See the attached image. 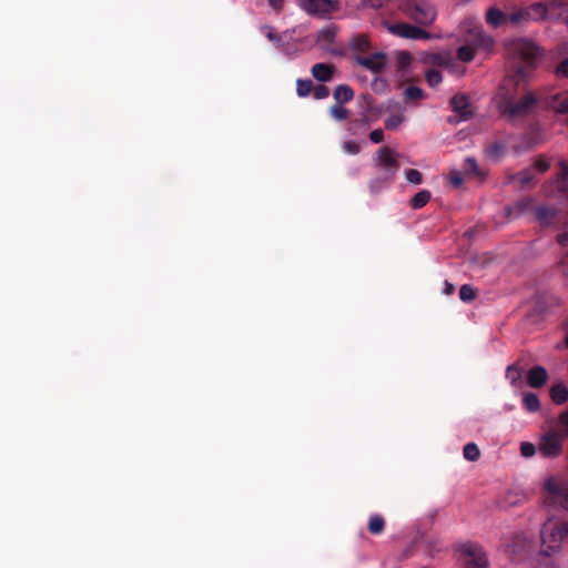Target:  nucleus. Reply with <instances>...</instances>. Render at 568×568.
Returning a JSON list of instances; mask_svg holds the SVG:
<instances>
[{"mask_svg":"<svg viewBox=\"0 0 568 568\" xmlns=\"http://www.w3.org/2000/svg\"><path fill=\"white\" fill-rule=\"evenodd\" d=\"M374 166L375 173L368 181V190L371 194L376 195L393 184L399 170L395 151L389 146L379 148L374 159Z\"/></svg>","mask_w":568,"mask_h":568,"instance_id":"nucleus-1","label":"nucleus"},{"mask_svg":"<svg viewBox=\"0 0 568 568\" xmlns=\"http://www.w3.org/2000/svg\"><path fill=\"white\" fill-rule=\"evenodd\" d=\"M536 103L537 100L531 92H527L521 98H516L515 94L506 90L505 85L499 89L497 94V105L500 113L510 119L529 114Z\"/></svg>","mask_w":568,"mask_h":568,"instance_id":"nucleus-2","label":"nucleus"},{"mask_svg":"<svg viewBox=\"0 0 568 568\" xmlns=\"http://www.w3.org/2000/svg\"><path fill=\"white\" fill-rule=\"evenodd\" d=\"M493 47V38L485 34L481 26L470 27L464 32V63L470 62L479 52L488 54Z\"/></svg>","mask_w":568,"mask_h":568,"instance_id":"nucleus-3","label":"nucleus"},{"mask_svg":"<svg viewBox=\"0 0 568 568\" xmlns=\"http://www.w3.org/2000/svg\"><path fill=\"white\" fill-rule=\"evenodd\" d=\"M399 10L419 26H430L437 16L428 0H397Z\"/></svg>","mask_w":568,"mask_h":568,"instance_id":"nucleus-4","label":"nucleus"},{"mask_svg":"<svg viewBox=\"0 0 568 568\" xmlns=\"http://www.w3.org/2000/svg\"><path fill=\"white\" fill-rule=\"evenodd\" d=\"M514 54L520 61L516 69L517 82L527 78L535 68L539 48L531 41L520 40L514 44Z\"/></svg>","mask_w":568,"mask_h":568,"instance_id":"nucleus-5","label":"nucleus"},{"mask_svg":"<svg viewBox=\"0 0 568 568\" xmlns=\"http://www.w3.org/2000/svg\"><path fill=\"white\" fill-rule=\"evenodd\" d=\"M530 20L555 19L568 22V3L551 0L548 3L535 2L526 8Z\"/></svg>","mask_w":568,"mask_h":568,"instance_id":"nucleus-6","label":"nucleus"},{"mask_svg":"<svg viewBox=\"0 0 568 568\" xmlns=\"http://www.w3.org/2000/svg\"><path fill=\"white\" fill-rule=\"evenodd\" d=\"M464 568H490L488 552L480 544L464 542Z\"/></svg>","mask_w":568,"mask_h":568,"instance_id":"nucleus-7","label":"nucleus"},{"mask_svg":"<svg viewBox=\"0 0 568 568\" xmlns=\"http://www.w3.org/2000/svg\"><path fill=\"white\" fill-rule=\"evenodd\" d=\"M564 439L565 434L550 430L541 437L538 449L544 457H557L562 452Z\"/></svg>","mask_w":568,"mask_h":568,"instance_id":"nucleus-8","label":"nucleus"},{"mask_svg":"<svg viewBox=\"0 0 568 568\" xmlns=\"http://www.w3.org/2000/svg\"><path fill=\"white\" fill-rule=\"evenodd\" d=\"M556 75L558 78H568V58L557 65ZM548 106L558 113H568V91L550 97Z\"/></svg>","mask_w":568,"mask_h":568,"instance_id":"nucleus-9","label":"nucleus"},{"mask_svg":"<svg viewBox=\"0 0 568 568\" xmlns=\"http://www.w3.org/2000/svg\"><path fill=\"white\" fill-rule=\"evenodd\" d=\"M388 31L392 34L398 36L405 39H432L433 34L422 29L420 27L413 26L406 22H398L388 26Z\"/></svg>","mask_w":568,"mask_h":568,"instance_id":"nucleus-10","label":"nucleus"},{"mask_svg":"<svg viewBox=\"0 0 568 568\" xmlns=\"http://www.w3.org/2000/svg\"><path fill=\"white\" fill-rule=\"evenodd\" d=\"M568 537V520H564L561 523L556 524L552 527L545 528L541 531V538L545 544L551 542L554 545H549V548L555 551L559 548L562 539Z\"/></svg>","mask_w":568,"mask_h":568,"instance_id":"nucleus-11","label":"nucleus"},{"mask_svg":"<svg viewBox=\"0 0 568 568\" xmlns=\"http://www.w3.org/2000/svg\"><path fill=\"white\" fill-rule=\"evenodd\" d=\"M301 8L311 16L326 17L336 10L332 0H300Z\"/></svg>","mask_w":568,"mask_h":568,"instance_id":"nucleus-12","label":"nucleus"},{"mask_svg":"<svg viewBox=\"0 0 568 568\" xmlns=\"http://www.w3.org/2000/svg\"><path fill=\"white\" fill-rule=\"evenodd\" d=\"M551 192L568 201V162L565 160L559 162V171L556 174Z\"/></svg>","mask_w":568,"mask_h":568,"instance_id":"nucleus-13","label":"nucleus"},{"mask_svg":"<svg viewBox=\"0 0 568 568\" xmlns=\"http://www.w3.org/2000/svg\"><path fill=\"white\" fill-rule=\"evenodd\" d=\"M356 62L372 72H379L385 68L387 58L386 54L376 52L367 57L356 55Z\"/></svg>","mask_w":568,"mask_h":568,"instance_id":"nucleus-14","label":"nucleus"},{"mask_svg":"<svg viewBox=\"0 0 568 568\" xmlns=\"http://www.w3.org/2000/svg\"><path fill=\"white\" fill-rule=\"evenodd\" d=\"M534 209L535 205L531 197H521L505 210L507 217L517 219L523 215L532 214Z\"/></svg>","mask_w":568,"mask_h":568,"instance_id":"nucleus-15","label":"nucleus"},{"mask_svg":"<svg viewBox=\"0 0 568 568\" xmlns=\"http://www.w3.org/2000/svg\"><path fill=\"white\" fill-rule=\"evenodd\" d=\"M532 215L541 226H550L559 222L558 212L546 205L535 206Z\"/></svg>","mask_w":568,"mask_h":568,"instance_id":"nucleus-16","label":"nucleus"},{"mask_svg":"<svg viewBox=\"0 0 568 568\" xmlns=\"http://www.w3.org/2000/svg\"><path fill=\"white\" fill-rule=\"evenodd\" d=\"M424 61L430 65L449 70L454 64V58L449 51L427 52Z\"/></svg>","mask_w":568,"mask_h":568,"instance_id":"nucleus-17","label":"nucleus"},{"mask_svg":"<svg viewBox=\"0 0 568 568\" xmlns=\"http://www.w3.org/2000/svg\"><path fill=\"white\" fill-rule=\"evenodd\" d=\"M547 491L566 509H568V488L554 480L545 484Z\"/></svg>","mask_w":568,"mask_h":568,"instance_id":"nucleus-18","label":"nucleus"},{"mask_svg":"<svg viewBox=\"0 0 568 568\" xmlns=\"http://www.w3.org/2000/svg\"><path fill=\"white\" fill-rule=\"evenodd\" d=\"M464 180L466 178H473L478 182H483L486 179L487 173L479 168L477 162L473 158L464 160Z\"/></svg>","mask_w":568,"mask_h":568,"instance_id":"nucleus-19","label":"nucleus"},{"mask_svg":"<svg viewBox=\"0 0 568 568\" xmlns=\"http://www.w3.org/2000/svg\"><path fill=\"white\" fill-rule=\"evenodd\" d=\"M548 378V373L542 366H534L527 374V383L530 387L540 388L542 387Z\"/></svg>","mask_w":568,"mask_h":568,"instance_id":"nucleus-20","label":"nucleus"},{"mask_svg":"<svg viewBox=\"0 0 568 568\" xmlns=\"http://www.w3.org/2000/svg\"><path fill=\"white\" fill-rule=\"evenodd\" d=\"M312 75L320 82H328L335 72V67L328 63H315L312 67Z\"/></svg>","mask_w":568,"mask_h":568,"instance_id":"nucleus-21","label":"nucleus"},{"mask_svg":"<svg viewBox=\"0 0 568 568\" xmlns=\"http://www.w3.org/2000/svg\"><path fill=\"white\" fill-rule=\"evenodd\" d=\"M486 22L494 28H498L508 22V16L499 8L491 7L486 12Z\"/></svg>","mask_w":568,"mask_h":568,"instance_id":"nucleus-22","label":"nucleus"},{"mask_svg":"<svg viewBox=\"0 0 568 568\" xmlns=\"http://www.w3.org/2000/svg\"><path fill=\"white\" fill-rule=\"evenodd\" d=\"M333 97L336 103H347L354 99V91L347 84H339L335 88Z\"/></svg>","mask_w":568,"mask_h":568,"instance_id":"nucleus-23","label":"nucleus"},{"mask_svg":"<svg viewBox=\"0 0 568 568\" xmlns=\"http://www.w3.org/2000/svg\"><path fill=\"white\" fill-rule=\"evenodd\" d=\"M550 398L557 405H562L568 400V388L564 383L552 385L550 388Z\"/></svg>","mask_w":568,"mask_h":568,"instance_id":"nucleus-24","label":"nucleus"},{"mask_svg":"<svg viewBox=\"0 0 568 568\" xmlns=\"http://www.w3.org/2000/svg\"><path fill=\"white\" fill-rule=\"evenodd\" d=\"M450 105L453 108V111L455 112L454 115H449L447 118V122L452 125H457L458 123L462 122V94L460 93H456L452 99H450Z\"/></svg>","mask_w":568,"mask_h":568,"instance_id":"nucleus-25","label":"nucleus"},{"mask_svg":"<svg viewBox=\"0 0 568 568\" xmlns=\"http://www.w3.org/2000/svg\"><path fill=\"white\" fill-rule=\"evenodd\" d=\"M385 529V519L378 515H372L368 520V531L372 535H381Z\"/></svg>","mask_w":568,"mask_h":568,"instance_id":"nucleus-26","label":"nucleus"},{"mask_svg":"<svg viewBox=\"0 0 568 568\" xmlns=\"http://www.w3.org/2000/svg\"><path fill=\"white\" fill-rule=\"evenodd\" d=\"M430 200V192L427 190H422L417 192L412 199H410V206L415 210L422 209L425 206L428 201Z\"/></svg>","mask_w":568,"mask_h":568,"instance_id":"nucleus-27","label":"nucleus"},{"mask_svg":"<svg viewBox=\"0 0 568 568\" xmlns=\"http://www.w3.org/2000/svg\"><path fill=\"white\" fill-rule=\"evenodd\" d=\"M337 29L335 26H328L321 29L317 33V41L325 43H333L336 37Z\"/></svg>","mask_w":568,"mask_h":568,"instance_id":"nucleus-28","label":"nucleus"},{"mask_svg":"<svg viewBox=\"0 0 568 568\" xmlns=\"http://www.w3.org/2000/svg\"><path fill=\"white\" fill-rule=\"evenodd\" d=\"M314 84L310 79H297L296 93L298 97L305 98L313 92Z\"/></svg>","mask_w":568,"mask_h":568,"instance_id":"nucleus-29","label":"nucleus"},{"mask_svg":"<svg viewBox=\"0 0 568 568\" xmlns=\"http://www.w3.org/2000/svg\"><path fill=\"white\" fill-rule=\"evenodd\" d=\"M523 376V371L517 364H511L506 369V378L509 379L511 385H517Z\"/></svg>","mask_w":568,"mask_h":568,"instance_id":"nucleus-30","label":"nucleus"},{"mask_svg":"<svg viewBox=\"0 0 568 568\" xmlns=\"http://www.w3.org/2000/svg\"><path fill=\"white\" fill-rule=\"evenodd\" d=\"M530 13L531 12L527 11L526 8L516 10L508 16V22L513 24H519L524 21H528L530 20Z\"/></svg>","mask_w":568,"mask_h":568,"instance_id":"nucleus-31","label":"nucleus"},{"mask_svg":"<svg viewBox=\"0 0 568 568\" xmlns=\"http://www.w3.org/2000/svg\"><path fill=\"white\" fill-rule=\"evenodd\" d=\"M516 180L520 183L521 186H524V187L529 186L535 181L534 169H525V170L520 171L516 175Z\"/></svg>","mask_w":568,"mask_h":568,"instance_id":"nucleus-32","label":"nucleus"},{"mask_svg":"<svg viewBox=\"0 0 568 568\" xmlns=\"http://www.w3.org/2000/svg\"><path fill=\"white\" fill-rule=\"evenodd\" d=\"M404 97H405V100H407V101H416V100L425 99L426 94L420 88L410 85L405 89Z\"/></svg>","mask_w":568,"mask_h":568,"instance_id":"nucleus-33","label":"nucleus"},{"mask_svg":"<svg viewBox=\"0 0 568 568\" xmlns=\"http://www.w3.org/2000/svg\"><path fill=\"white\" fill-rule=\"evenodd\" d=\"M524 406L529 412H537L540 408V402L535 393H527L524 396Z\"/></svg>","mask_w":568,"mask_h":568,"instance_id":"nucleus-34","label":"nucleus"},{"mask_svg":"<svg viewBox=\"0 0 568 568\" xmlns=\"http://www.w3.org/2000/svg\"><path fill=\"white\" fill-rule=\"evenodd\" d=\"M480 457V450L475 443H468L464 446V458L476 462Z\"/></svg>","mask_w":568,"mask_h":568,"instance_id":"nucleus-35","label":"nucleus"},{"mask_svg":"<svg viewBox=\"0 0 568 568\" xmlns=\"http://www.w3.org/2000/svg\"><path fill=\"white\" fill-rule=\"evenodd\" d=\"M352 47L359 52H367L369 49L368 38L364 34H358L352 40Z\"/></svg>","mask_w":568,"mask_h":568,"instance_id":"nucleus-36","label":"nucleus"},{"mask_svg":"<svg viewBox=\"0 0 568 568\" xmlns=\"http://www.w3.org/2000/svg\"><path fill=\"white\" fill-rule=\"evenodd\" d=\"M329 114L337 121H343L348 116V110L342 104L336 103L329 108Z\"/></svg>","mask_w":568,"mask_h":568,"instance_id":"nucleus-37","label":"nucleus"},{"mask_svg":"<svg viewBox=\"0 0 568 568\" xmlns=\"http://www.w3.org/2000/svg\"><path fill=\"white\" fill-rule=\"evenodd\" d=\"M425 79L427 84L432 88L437 87L443 80L442 73L436 69H430L426 71Z\"/></svg>","mask_w":568,"mask_h":568,"instance_id":"nucleus-38","label":"nucleus"},{"mask_svg":"<svg viewBox=\"0 0 568 568\" xmlns=\"http://www.w3.org/2000/svg\"><path fill=\"white\" fill-rule=\"evenodd\" d=\"M405 121V116L400 113L388 116L384 124L386 130H395Z\"/></svg>","mask_w":568,"mask_h":568,"instance_id":"nucleus-39","label":"nucleus"},{"mask_svg":"<svg viewBox=\"0 0 568 568\" xmlns=\"http://www.w3.org/2000/svg\"><path fill=\"white\" fill-rule=\"evenodd\" d=\"M406 180L415 185H418L423 182V175L418 170L409 169L405 172Z\"/></svg>","mask_w":568,"mask_h":568,"instance_id":"nucleus-40","label":"nucleus"},{"mask_svg":"<svg viewBox=\"0 0 568 568\" xmlns=\"http://www.w3.org/2000/svg\"><path fill=\"white\" fill-rule=\"evenodd\" d=\"M413 57L409 52L400 51L397 54V64L399 69H406L412 63Z\"/></svg>","mask_w":568,"mask_h":568,"instance_id":"nucleus-41","label":"nucleus"},{"mask_svg":"<svg viewBox=\"0 0 568 568\" xmlns=\"http://www.w3.org/2000/svg\"><path fill=\"white\" fill-rule=\"evenodd\" d=\"M508 547H510V545ZM511 548H513L511 552L514 555H519V554H521L524 551V549H525V540H524V537L521 535H516L514 537Z\"/></svg>","mask_w":568,"mask_h":568,"instance_id":"nucleus-42","label":"nucleus"},{"mask_svg":"<svg viewBox=\"0 0 568 568\" xmlns=\"http://www.w3.org/2000/svg\"><path fill=\"white\" fill-rule=\"evenodd\" d=\"M312 93L316 100H322L329 95V89L324 84H318L317 87H314Z\"/></svg>","mask_w":568,"mask_h":568,"instance_id":"nucleus-43","label":"nucleus"},{"mask_svg":"<svg viewBox=\"0 0 568 568\" xmlns=\"http://www.w3.org/2000/svg\"><path fill=\"white\" fill-rule=\"evenodd\" d=\"M550 168V163L547 159L539 156L534 164V171H538L539 173H544L548 171Z\"/></svg>","mask_w":568,"mask_h":568,"instance_id":"nucleus-44","label":"nucleus"},{"mask_svg":"<svg viewBox=\"0 0 568 568\" xmlns=\"http://www.w3.org/2000/svg\"><path fill=\"white\" fill-rule=\"evenodd\" d=\"M261 30L265 33L266 38L275 43H278L281 41L280 34H277L272 27L264 26L261 28Z\"/></svg>","mask_w":568,"mask_h":568,"instance_id":"nucleus-45","label":"nucleus"},{"mask_svg":"<svg viewBox=\"0 0 568 568\" xmlns=\"http://www.w3.org/2000/svg\"><path fill=\"white\" fill-rule=\"evenodd\" d=\"M520 453L524 457H532L536 453V447L531 443H521Z\"/></svg>","mask_w":568,"mask_h":568,"instance_id":"nucleus-46","label":"nucleus"},{"mask_svg":"<svg viewBox=\"0 0 568 568\" xmlns=\"http://www.w3.org/2000/svg\"><path fill=\"white\" fill-rule=\"evenodd\" d=\"M343 149L346 153L357 154L361 151V146L355 141H346L343 143Z\"/></svg>","mask_w":568,"mask_h":568,"instance_id":"nucleus-47","label":"nucleus"},{"mask_svg":"<svg viewBox=\"0 0 568 568\" xmlns=\"http://www.w3.org/2000/svg\"><path fill=\"white\" fill-rule=\"evenodd\" d=\"M475 113V110L473 108V105L468 102V98L466 94H464V111H463V114H464V121H467L468 119H470Z\"/></svg>","mask_w":568,"mask_h":568,"instance_id":"nucleus-48","label":"nucleus"},{"mask_svg":"<svg viewBox=\"0 0 568 568\" xmlns=\"http://www.w3.org/2000/svg\"><path fill=\"white\" fill-rule=\"evenodd\" d=\"M449 182L450 184L458 189L462 186V172L457 171V170H454L450 172V175H449Z\"/></svg>","mask_w":568,"mask_h":568,"instance_id":"nucleus-49","label":"nucleus"},{"mask_svg":"<svg viewBox=\"0 0 568 568\" xmlns=\"http://www.w3.org/2000/svg\"><path fill=\"white\" fill-rule=\"evenodd\" d=\"M476 297V291L467 284H464V303L470 302Z\"/></svg>","mask_w":568,"mask_h":568,"instance_id":"nucleus-50","label":"nucleus"},{"mask_svg":"<svg viewBox=\"0 0 568 568\" xmlns=\"http://www.w3.org/2000/svg\"><path fill=\"white\" fill-rule=\"evenodd\" d=\"M369 139L373 143H381L384 141V132L381 129H376L369 133Z\"/></svg>","mask_w":568,"mask_h":568,"instance_id":"nucleus-51","label":"nucleus"},{"mask_svg":"<svg viewBox=\"0 0 568 568\" xmlns=\"http://www.w3.org/2000/svg\"><path fill=\"white\" fill-rule=\"evenodd\" d=\"M559 423L565 427V430L561 433L565 434V436L568 435V409L559 415Z\"/></svg>","mask_w":568,"mask_h":568,"instance_id":"nucleus-52","label":"nucleus"},{"mask_svg":"<svg viewBox=\"0 0 568 568\" xmlns=\"http://www.w3.org/2000/svg\"><path fill=\"white\" fill-rule=\"evenodd\" d=\"M557 242L562 247L567 246L568 245V232H564V233L558 234Z\"/></svg>","mask_w":568,"mask_h":568,"instance_id":"nucleus-53","label":"nucleus"},{"mask_svg":"<svg viewBox=\"0 0 568 568\" xmlns=\"http://www.w3.org/2000/svg\"><path fill=\"white\" fill-rule=\"evenodd\" d=\"M268 4L276 11L283 9L284 0H268Z\"/></svg>","mask_w":568,"mask_h":568,"instance_id":"nucleus-54","label":"nucleus"},{"mask_svg":"<svg viewBox=\"0 0 568 568\" xmlns=\"http://www.w3.org/2000/svg\"><path fill=\"white\" fill-rule=\"evenodd\" d=\"M444 288H443V293L445 295H452L454 292H455V285L449 283L448 281H445L444 283Z\"/></svg>","mask_w":568,"mask_h":568,"instance_id":"nucleus-55","label":"nucleus"},{"mask_svg":"<svg viewBox=\"0 0 568 568\" xmlns=\"http://www.w3.org/2000/svg\"><path fill=\"white\" fill-rule=\"evenodd\" d=\"M562 273L568 277V253L565 254L560 260Z\"/></svg>","mask_w":568,"mask_h":568,"instance_id":"nucleus-56","label":"nucleus"},{"mask_svg":"<svg viewBox=\"0 0 568 568\" xmlns=\"http://www.w3.org/2000/svg\"><path fill=\"white\" fill-rule=\"evenodd\" d=\"M456 58H457V59H462V47H458V48L456 49Z\"/></svg>","mask_w":568,"mask_h":568,"instance_id":"nucleus-57","label":"nucleus"},{"mask_svg":"<svg viewBox=\"0 0 568 568\" xmlns=\"http://www.w3.org/2000/svg\"><path fill=\"white\" fill-rule=\"evenodd\" d=\"M458 295H459V297L462 298V287H460V288H459V291H458Z\"/></svg>","mask_w":568,"mask_h":568,"instance_id":"nucleus-58","label":"nucleus"}]
</instances>
